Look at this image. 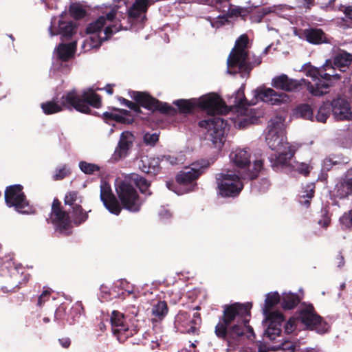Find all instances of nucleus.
Here are the masks:
<instances>
[{
    "instance_id": "5",
    "label": "nucleus",
    "mask_w": 352,
    "mask_h": 352,
    "mask_svg": "<svg viewBox=\"0 0 352 352\" xmlns=\"http://www.w3.org/2000/svg\"><path fill=\"white\" fill-rule=\"evenodd\" d=\"M267 321V328L264 331V336L274 344L271 346L272 350L280 352H295L299 346L296 342L285 339L281 335L282 327L285 322L283 315L278 312H272L265 316Z\"/></svg>"
},
{
    "instance_id": "36",
    "label": "nucleus",
    "mask_w": 352,
    "mask_h": 352,
    "mask_svg": "<svg viewBox=\"0 0 352 352\" xmlns=\"http://www.w3.org/2000/svg\"><path fill=\"white\" fill-rule=\"evenodd\" d=\"M288 151H282L278 156H276L274 162H272V166L274 169L286 166L294 155V151L290 146H287Z\"/></svg>"
},
{
    "instance_id": "50",
    "label": "nucleus",
    "mask_w": 352,
    "mask_h": 352,
    "mask_svg": "<svg viewBox=\"0 0 352 352\" xmlns=\"http://www.w3.org/2000/svg\"><path fill=\"white\" fill-rule=\"evenodd\" d=\"M330 104L327 102L321 105L316 116L317 121L325 122L330 115Z\"/></svg>"
},
{
    "instance_id": "51",
    "label": "nucleus",
    "mask_w": 352,
    "mask_h": 352,
    "mask_svg": "<svg viewBox=\"0 0 352 352\" xmlns=\"http://www.w3.org/2000/svg\"><path fill=\"white\" fill-rule=\"evenodd\" d=\"M79 168L86 175H92L96 171H100V166L96 164L88 163L85 161L79 162Z\"/></svg>"
},
{
    "instance_id": "45",
    "label": "nucleus",
    "mask_w": 352,
    "mask_h": 352,
    "mask_svg": "<svg viewBox=\"0 0 352 352\" xmlns=\"http://www.w3.org/2000/svg\"><path fill=\"white\" fill-rule=\"evenodd\" d=\"M43 113L46 115L56 113L63 111L61 104H58L54 100L47 101L41 104Z\"/></svg>"
},
{
    "instance_id": "30",
    "label": "nucleus",
    "mask_w": 352,
    "mask_h": 352,
    "mask_svg": "<svg viewBox=\"0 0 352 352\" xmlns=\"http://www.w3.org/2000/svg\"><path fill=\"white\" fill-rule=\"evenodd\" d=\"M76 50V43L69 44L60 43L56 48V56L58 60L61 62H67L74 55Z\"/></svg>"
},
{
    "instance_id": "52",
    "label": "nucleus",
    "mask_w": 352,
    "mask_h": 352,
    "mask_svg": "<svg viewBox=\"0 0 352 352\" xmlns=\"http://www.w3.org/2000/svg\"><path fill=\"white\" fill-rule=\"evenodd\" d=\"M102 204L110 213L115 215H118L120 213L121 208L118 204L116 198L104 201Z\"/></svg>"
},
{
    "instance_id": "59",
    "label": "nucleus",
    "mask_w": 352,
    "mask_h": 352,
    "mask_svg": "<svg viewBox=\"0 0 352 352\" xmlns=\"http://www.w3.org/2000/svg\"><path fill=\"white\" fill-rule=\"evenodd\" d=\"M121 30V25L117 28L116 25H109L104 29L105 36L103 38L104 41H107L111 35Z\"/></svg>"
},
{
    "instance_id": "54",
    "label": "nucleus",
    "mask_w": 352,
    "mask_h": 352,
    "mask_svg": "<svg viewBox=\"0 0 352 352\" xmlns=\"http://www.w3.org/2000/svg\"><path fill=\"white\" fill-rule=\"evenodd\" d=\"M143 139L146 145L154 146L159 140V135L157 133H146Z\"/></svg>"
},
{
    "instance_id": "13",
    "label": "nucleus",
    "mask_w": 352,
    "mask_h": 352,
    "mask_svg": "<svg viewBox=\"0 0 352 352\" xmlns=\"http://www.w3.org/2000/svg\"><path fill=\"white\" fill-rule=\"evenodd\" d=\"M201 324L200 314L194 312L191 316L190 313L179 311L175 317L174 328L176 331L182 333L192 335L198 334Z\"/></svg>"
},
{
    "instance_id": "62",
    "label": "nucleus",
    "mask_w": 352,
    "mask_h": 352,
    "mask_svg": "<svg viewBox=\"0 0 352 352\" xmlns=\"http://www.w3.org/2000/svg\"><path fill=\"white\" fill-rule=\"evenodd\" d=\"M117 118L116 122L120 124H131L134 122L133 116H123L122 115L119 114Z\"/></svg>"
},
{
    "instance_id": "21",
    "label": "nucleus",
    "mask_w": 352,
    "mask_h": 352,
    "mask_svg": "<svg viewBox=\"0 0 352 352\" xmlns=\"http://www.w3.org/2000/svg\"><path fill=\"white\" fill-rule=\"evenodd\" d=\"M272 85L277 89L284 91H298L304 86L306 87V79L295 80L289 78L286 74H281L272 79Z\"/></svg>"
},
{
    "instance_id": "42",
    "label": "nucleus",
    "mask_w": 352,
    "mask_h": 352,
    "mask_svg": "<svg viewBox=\"0 0 352 352\" xmlns=\"http://www.w3.org/2000/svg\"><path fill=\"white\" fill-rule=\"evenodd\" d=\"M107 178L108 177H101L100 198L102 202L116 198L112 192L110 184L107 181Z\"/></svg>"
},
{
    "instance_id": "17",
    "label": "nucleus",
    "mask_w": 352,
    "mask_h": 352,
    "mask_svg": "<svg viewBox=\"0 0 352 352\" xmlns=\"http://www.w3.org/2000/svg\"><path fill=\"white\" fill-rule=\"evenodd\" d=\"M198 126L207 129L208 135L214 144L223 142L227 126V122L224 120L219 117L202 120L198 122Z\"/></svg>"
},
{
    "instance_id": "44",
    "label": "nucleus",
    "mask_w": 352,
    "mask_h": 352,
    "mask_svg": "<svg viewBox=\"0 0 352 352\" xmlns=\"http://www.w3.org/2000/svg\"><path fill=\"white\" fill-rule=\"evenodd\" d=\"M67 309V305L62 303L55 311L54 320L59 326L63 327L67 324V321H66V320L68 311Z\"/></svg>"
},
{
    "instance_id": "3",
    "label": "nucleus",
    "mask_w": 352,
    "mask_h": 352,
    "mask_svg": "<svg viewBox=\"0 0 352 352\" xmlns=\"http://www.w3.org/2000/svg\"><path fill=\"white\" fill-rule=\"evenodd\" d=\"M298 322L319 334L327 333L330 328L329 324L316 312L311 303L302 302L295 315L283 322L284 332L287 335L293 333L296 330Z\"/></svg>"
},
{
    "instance_id": "24",
    "label": "nucleus",
    "mask_w": 352,
    "mask_h": 352,
    "mask_svg": "<svg viewBox=\"0 0 352 352\" xmlns=\"http://www.w3.org/2000/svg\"><path fill=\"white\" fill-rule=\"evenodd\" d=\"M331 111L337 120H352V111L349 102L342 97L333 99L329 103Z\"/></svg>"
},
{
    "instance_id": "29",
    "label": "nucleus",
    "mask_w": 352,
    "mask_h": 352,
    "mask_svg": "<svg viewBox=\"0 0 352 352\" xmlns=\"http://www.w3.org/2000/svg\"><path fill=\"white\" fill-rule=\"evenodd\" d=\"M209 166L210 164L208 160H198L192 163L189 166L185 167V170L180 172L177 176H200L206 173Z\"/></svg>"
},
{
    "instance_id": "63",
    "label": "nucleus",
    "mask_w": 352,
    "mask_h": 352,
    "mask_svg": "<svg viewBox=\"0 0 352 352\" xmlns=\"http://www.w3.org/2000/svg\"><path fill=\"white\" fill-rule=\"evenodd\" d=\"M72 173L71 168L67 165H63L54 176H67Z\"/></svg>"
},
{
    "instance_id": "57",
    "label": "nucleus",
    "mask_w": 352,
    "mask_h": 352,
    "mask_svg": "<svg viewBox=\"0 0 352 352\" xmlns=\"http://www.w3.org/2000/svg\"><path fill=\"white\" fill-rule=\"evenodd\" d=\"M142 166H141L140 165L139 166H140V168H142V172H144L146 174H153V175L157 174V171L159 168L158 165L151 166L150 164H148V165L146 166L144 164V161L142 160Z\"/></svg>"
},
{
    "instance_id": "56",
    "label": "nucleus",
    "mask_w": 352,
    "mask_h": 352,
    "mask_svg": "<svg viewBox=\"0 0 352 352\" xmlns=\"http://www.w3.org/2000/svg\"><path fill=\"white\" fill-rule=\"evenodd\" d=\"M104 41L102 38L98 34H92L89 38V45L91 48H98Z\"/></svg>"
},
{
    "instance_id": "28",
    "label": "nucleus",
    "mask_w": 352,
    "mask_h": 352,
    "mask_svg": "<svg viewBox=\"0 0 352 352\" xmlns=\"http://www.w3.org/2000/svg\"><path fill=\"white\" fill-rule=\"evenodd\" d=\"M265 140L269 147L273 151H280L282 148H286L285 132H276L274 131H268L266 134Z\"/></svg>"
},
{
    "instance_id": "38",
    "label": "nucleus",
    "mask_w": 352,
    "mask_h": 352,
    "mask_svg": "<svg viewBox=\"0 0 352 352\" xmlns=\"http://www.w3.org/2000/svg\"><path fill=\"white\" fill-rule=\"evenodd\" d=\"M280 302V297L278 292H271L266 294L264 307H263V314L265 316L271 314L270 309L274 306Z\"/></svg>"
},
{
    "instance_id": "53",
    "label": "nucleus",
    "mask_w": 352,
    "mask_h": 352,
    "mask_svg": "<svg viewBox=\"0 0 352 352\" xmlns=\"http://www.w3.org/2000/svg\"><path fill=\"white\" fill-rule=\"evenodd\" d=\"M339 221L342 228H352V209L348 213L344 214Z\"/></svg>"
},
{
    "instance_id": "14",
    "label": "nucleus",
    "mask_w": 352,
    "mask_h": 352,
    "mask_svg": "<svg viewBox=\"0 0 352 352\" xmlns=\"http://www.w3.org/2000/svg\"><path fill=\"white\" fill-rule=\"evenodd\" d=\"M50 219L56 232L65 236L72 233L70 217L68 212L61 209L60 203L57 199L53 201Z\"/></svg>"
},
{
    "instance_id": "27",
    "label": "nucleus",
    "mask_w": 352,
    "mask_h": 352,
    "mask_svg": "<svg viewBox=\"0 0 352 352\" xmlns=\"http://www.w3.org/2000/svg\"><path fill=\"white\" fill-rule=\"evenodd\" d=\"M316 184L315 182H309L302 184L298 197V203L305 208H308L311 206V201L314 197Z\"/></svg>"
},
{
    "instance_id": "49",
    "label": "nucleus",
    "mask_w": 352,
    "mask_h": 352,
    "mask_svg": "<svg viewBox=\"0 0 352 352\" xmlns=\"http://www.w3.org/2000/svg\"><path fill=\"white\" fill-rule=\"evenodd\" d=\"M320 67H316L310 63L302 65L301 69L307 76L311 78L314 81L316 82L318 79V75H320Z\"/></svg>"
},
{
    "instance_id": "10",
    "label": "nucleus",
    "mask_w": 352,
    "mask_h": 352,
    "mask_svg": "<svg viewBox=\"0 0 352 352\" xmlns=\"http://www.w3.org/2000/svg\"><path fill=\"white\" fill-rule=\"evenodd\" d=\"M131 97L142 107L151 113L159 111L162 114L175 116L177 110L166 102L160 101L147 92L133 91Z\"/></svg>"
},
{
    "instance_id": "18",
    "label": "nucleus",
    "mask_w": 352,
    "mask_h": 352,
    "mask_svg": "<svg viewBox=\"0 0 352 352\" xmlns=\"http://www.w3.org/2000/svg\"><path fill=\"white\" fill-rule=\"evenodd\" d=\"M65 205L71 207L69 211L72 222L76 226H79L87 221L88 219L87 212H85L80 204L82 202L80 197L76 191L68 192L64 199Z\"/></svg>"
},
{
    "instance_id": "61",
    "label": "nucleus",
    "mask_w": 352,
    "mask_h": 352,
    "mask_svg": "<svg viewBox=\"0 0 352 352\" xmlns=\"http://www.w3.org/2000/svg\"><path fill=\"white\" fill-rule=\"evenodd\" d=\"M322 219L318 220V224L323 228H327L330 223V218L327 215V211L326 210H322Z\"/></svg>"
},
{
    "instance_id": "39",
    "label": "nucleus",
    "mask_w": 352,
    "mask_h": 352,
    "mask_svg": "<svg viewBox=\"0 0 352 352\" xmlns=\"http://www.w3.org/2000/svg\"><path fill=\"white\" fill-rule=\"evenodd\" d=\"M118 286H113L110 288L107 285L102 284L100 287V292L98 294V298L101 302L111 300L113 298H118L117 292Z\"/></svg>"
},
{
    "instance_id": "58",
    "label": "nucleus",
    "mask_w": 352,
    "mask_h": 352,
    "mask_svg": "<svg viewBox=\"0 0 352 352\" xmlns=\"http://www.w3.org/2000/svg\"><path fill=\"white\" fill-rule=\"evenodd\" d=\"M126 312L129 320H131L138 317L140 309L139 307L135 305H130L126 308Z\"/></svg>"
},
{
    "instance_id": "23",
    "label": "nucleus",
    "mask_w": 352,
    "mask_h": 352,
    "mask_svg": "<svg viewBox=\"0 0 352 352\" xmlns=\"http://www.w3.org/2000/svg\"><path fill=\"white\" fill-rule=\"evenodd\" d=\"M256 98L269 102L272 105H279L289 101V96L285 93H277L272 88H258L255 90Z\"/></svg>"
},
{
    "instance_id": "32",
    "label": "nucleus",
    "mask_w": 352,
    "mask_h": 352,
    "mask_svg": "<svg viewBox=\"0 0 352 352\" xmlns=\"http://www.w3.org/2000/svg\"><path fill=\"white\" fill-rule=\"evenodd\" d=\"M346 179L336 184L335 187V196L344 199L352 195V177Z\"/></svg>"
},
{
    "instance_id": "35",
    "label": "nucleus",
    "mask_w": 352,
    "mask_h": 352,
    "mask_svg": "<svg viewBox=\"0 0 352 352\" xmlns=\"http://www.w3.org/2000/svg\"><path fill=\"white\" fill-rule=\"evenodd\" d=\"M300 298L296 293H283L280 298V305L285 310L294 309L299 302Z\"/></svg>"
},
{
    "instance_id": "48",
    "label": "nucleus",
    "mask_w": 352,
    "mask_h": 352,
    "mask_svg": "<svg viewBox=\"0 0 352 352\" xmlns=\"http://www.w3.org/2000/svg\"><path fill=\"white\" fill-rule=\"evenodd\" d=\"M285 119L282 116H276L272 118L268 124V131H274L276 132H285L284 130Z\"/></svg>"
},
{
    "instance_id": "60",
    "label": "nucleus",
    "mask_w": 352,
    "mask_h": 352,
    "mask_svg": "<svg viewBox=\"0 0 352 352\" xmlns=\"http://www.w3.org/2000/svg\"><path fill=\"white\" fill-rule=\"evenodd\" d=\"M170 212L166 209L164 206H162L159 211L160 219L163 221H166L171 218Z\"/></svg>"
},
{
    "instance_id": "40",
    "label": "nucleus",
    "mask_w": 352,
    "mask_h": 352,
    "mask_svg": "<svg viewBox=\"0 0 352 352\" xmlns=\"http://www.w3.org/2000/svg\"><path fill=\"white\" fill-rule=\"evenodd\" d=\"M83 311V307L80 302H76L69 310L67 315V324L69 325L74 324L78 322Z\"/></svg>"
},
{
    "instance_id": "9",
    "label": "nucleus",
    "mask_w": 352,
    "mask_h": 352,
    "mask_svg": "<svg viewBox=\"0 0 352 352\" xmlns=\"http://www.w3.org/2000/svg\"><path fill=\"white\" fill-rule=\"evenodd\" d=\"M248 41V36L246 34H242L236 39L234 47L228 58V68H237L240 73L250 74L251 67L245 62V58H248V52L246 50Z\"/></svg>"
},
{
    "instance_id": "34",
    "label": "nucleus",
    "mask_w": 352,
    "mask_h": 352,
    "mask_svg": "<svg viewBox=\"0 0 352 352\" xmlns=\"http://www.w3.org/2000/svg\"><path fill=\"white\" fill-rule=\"evenodd\" d=\"M148 8V0H136L128 10V16L131 19H138L142 13L146 12Z\"/></svg>"
},
{
    "instance_id": "31",
    "label": "nucleus",
    "mask_w": 352,
    "mask_h": 352,
    "mask_svg": "<svg viewBox=\"0 0 352 352\" xmlns=\"http://www.w3.org/2000/svg\"><path fill=\"white\" fill-rule=\"evenodd\" d=\"M351 62L352 55L346 52H342L335 55L332 65L334 70L336 68H338L340 72H344L351 65Z\"/></svg>"
},
{
    "instance_id": "41",
    "label": "nucleus",
    "mask_w": 352,
    "mask_h": 352,
    "mask_svg": "<svg viewBox=\"0 0 352 352\" xmlns=\"http://www.w3.org/2000/svg\"><path fill=\"white\" fill-rule=\"evenodd\" d=\"M168 313V306L165 301H158L153 305L151 309L152 316L155 318L152 320H162Z\"/></svg>"
},
{
    "instance_id": "6",
    "label": "nucleus",
    "mask_w": 352,
    "mask_h": 352,
    "mask_svg": "<svg viewBox=\"0 0 352 352\" xmlns=\"http://www.w3.org/2000/svg\"><path fill=\"white\" fill-rule=\"evenodd\" d=\"M340 74L334 73L332 60H327L320 67V75L315 85L306 80V88L314 96H322L329 93V89L333 85L335 81L341 80Z\"/></svg>"
},
{
    "instance_id": "7",
    "label": "nucleus",
    "mask_w": 352,
    "mask_h": 352,
    "mask_svg": "<svg viewBox=\"0 0 352 352\" xmlns=\"http://www.w3.org/2000/svg\"><path fill=\"white\" fill-rule=\"evenodd\" d=\"M244 91L245 85H243L235 93L233 101L236 111L241 116L234 122V126L240 129H245L256 120L255 109L250 108L256 104V101H248Z\"/></svg>"
},
{
    "instance_id": "8",
    "label": "nucleus",
    "mask_w": 352,
    "mask_h": 352,
    "mask_svg": "<svg viewBox=\"0 0 352 352\" xmlns=\"http://www.w3.org/2000/svg\"><path fill=\"white\" fill-rule=\"evenodd\" d=\"M5 202L8 207H13L16 212L22 214H33L34 208L30 204L23 192L21 184H13L8 186L5 190Z\"/></svg>"
},
{
    "instance_id": "37",
    "label": "nucleus",
    "mask_w": 352,
    "mask_h": 352,
    "mask_svg": "<svg viewBox=\"0 0 352 352\" xmlns=\"http://www.w3.org/2000/svg\"><path fill=\"white\" fill-rule=\"evenodd\" d=\"M173 104L178 107L180 113H190L195 107H197V99L195 98L190 100L179 99L175 100Z\"/></svg>"
},
{
    "instance_id": "46",
    "label": "nucleus",
    "mask_w": 352,
    "mask_h": 352,
    "mask_svg": "<svg viewBox=\"0 0 352 352\" xmlns=\"http://www.w3.org/2000/svg\"><path fill=\"white\" fill-rule=\"evenodd\" d=\"M69 14L76 20L83 19L87 15V11L82 5L75 3L69 6Z\"/></svg>"
},
{
    "instance_id": "4",
    "label": "nucleus",
    "mask_w": 352,
    "mask_h": 352,
    "mask_svg": "<svg viewBox=\"0 0 352 352\" xmlns=\"http://www.w3.org/2000/svg\"><path fill=\"white\" fill-rule=\"evenodd\" d=\"M60 104L63 109L76 111L85 113H91L90 106L99 109L102 105L101 97L92 89L79 93L73 89L65 92L60 98Z\"/></svg>"
},
{
    "instance_id": "12",
    "label": "nucleus",
    "mask_w": 352,
    "mask_h": 352,
    "mask_svg": "<svg viewBox=\"0 0 352 352\" xmlns=\"http://www.w3.org/2000/svg\"><path fill=\"white\" fill-rule=\"evenodd\" d=\"M110 322L113 334L120 342H124L138 332V324L133 323L129 326L123 314L118 311H112Z\"/></svg>"
},
{
    "instance_id": "20",
    "label": "nucleus",
    "mask_w": 352,
    "mask_h": 352,
    "mask_svg": "<svg viewBox=\"0 0 352 352\" xmlns=\"http://www.w3.org/2000/svg\"><path fill=\"white\" fill-rule=\"evenodd\" d=\"M198 177H172L166 182L167 188L177 195H182L195 190Z\"/></svg>"
},
{
    "instance_id": "47",
    "label": "nucleus",
    "mask_w": 352,
    "mask_h": 352,
    "mask_svg": "<svg viewBox=\"0 0 352 352\" xmlns=\"http://www.w3.org/2000/svg\"><path fill=\"white\" fill-rule=\"evenodd\" d=\"M105 23V17L103 16H100L97 20L88 25V26L86 28V33L94 34L100 32L102 28L104 26Z\"/></svg>"
},
{
    "instance_id": "64",
    "label": "nucleus",
    "mask_w": 352,
    "mask_h": 352,
    "mask_svg": "<svg viewBox=\"0 0 352 352\" xmlns=\"http://www.w3.org/2000/svg\"><path fill=\"white\" fill-rule=\"evenodd\" d=\"M241 14V7H234L230 8L227 14L228 17H238Z\"/></svg>"
},
{
    "instance_id": "25",
    "label": "nucleus",
    "mask_w": 352,
    "mask_h": 352,
    "mask_svg": "<svg viewBox=\"0 0 352 352\" xmlns=\"http://www.w3.org/2000/svg\"><path fill=\"white\" fill-rule=\"evenodd\" d=\"M134 140L135 136L131 132L125 131L121 133L118 146L113 154L116 160L124 158L129 155Z\"/></svg>"
},
{
    "instance_id": "26",
    "label": "nucleus",
    "mask_w": 352,
    "mask_h": 352,
    "mask_svg": "<svg viewBox=\"0 0 352 352\" xmlns=\"http://www.w3.org/2000/svg\"><path fill=\"white\" fill-rule=\"evenodd\" d=\"M115 286H118L117 292L118 298L125 299L131 296L136 299L140 296V291L138 286L129 283L125 279H120L114 283Z\"/></svg>"
},
{
    "instance_id": "33",
    "label": "nucleus",
    "mask_w": 352,
    "mask_h": 352,
    "mask_svg": "<svg viewBox=\"0 0 352 352\" xmlns=\"http://www.w3.org/2000/svg\"><path fill=\"white\" fill-rule=\"evenodd\" d=\"M251 181V191L254 193L266 192L270 186L267 177H246Z\"/></svg>"
},
{
    "instance_id": "55",
    "label": "nucleus",
    "mask_w": 352,
    "mask_h": 352,
    "mask_svg": "<svg viewBox=\"0 0 352 352\" xmlns=\"http://www.w3.org/2000/svg\"><path fill=\"white\" fill-rule=\"evenodd\" d=\"M311 167L309 164L306 163H300L297 164L294 166V170L301 175H304L305 176L308 175L310 173Z\"/></svg>"
},
{
    "instance_id": "1",
    "label": "nucleus",
    "mask_w": 352,
    "mask_h": 352,
    "mask_svg": "<svg viewBox=\"0 0 352 352\" xmlns=\"http://www.w3.org/2000/svg\"><path fill=\"white\" fill-rule=\"evenodd\" d=\"M223 316L219 317L214 329L216 336L228 343L247 333V338H254L253 328L249 325L252 303L234 302L223 305ZM230 345V344H228Z\"/></svg>"
},
{
    "instance_id": "43",
    "label": "nucleus",
    "mask_w": 352,
    "mask_h": 352,
    "mask_svg": "<svg viewBox=\"0 0 352 352\" xmlns=\"http://www.w3.org/2000/svg\"><path fill=\"white\" fill-rule=\"evenodd\" d=\"M294 114L297 118L313 120L314 112L308 104H300L296 107Z\"/></svg>"
},
{
    "instance_id": "2",
    "label": "nucleus",
    "mask_w": 352,
    "mask_h": 352,
    "mask_svg": "<svg viewBox=\"0 0 352 352\" xmlns=\"http://www.w3.org/2000/svg\"><path fill=\"white\" fill-rule=\"evenodd\" d=\"M151 181L146 177H116L115 188L117 195L122 205L123 208L131 212H138L140 210L143 201L139 197L134 185L140 192L146 196L152 195L150 190Z\"/></svg>"
},
{
    "instance_id": "19",
    "label": "nucleus",
    "mask_w": 352,
    "mask_h": 352,
    "mask_svg": "<svg viewBox=\"0 0 352 352\" xmlns=\"http://www.w3.org/2000/svg\"><path fill=\"white\" fill-rule=\"evenodd\" d=\"M66 15V11H64L60 14L56 29L54 26V22L53 20L52 21V25L49 28L51 36L60 35L61 40L63 41L70 40L77 30V25L74 22L72 21H65L63 20Z\"/></svg>"
},
{
    "instance_id": "11",
    "label": "nucleus",
    "mask_w": 352,
    "mask_h": 352,
    "mask_svg": "<svg viewBox=\"0 0 352 352\" xmlns=\"http://www.w3.org/2000/svg\"><path fill=\"white\" fill-rule=\"evenodd\" d=\"M233 164L239 169L246 170L248 168L249 176H258L265 174V168L261 160H255L250 164V153L246 149L237 148L230 155Z\"/></svg>"
},
{
    "instance_id": "16",
    "label": "nucleus",
    "mask_w": 352,
    "mask_h": 352,
    "mask_svg": "<svg viewBox=\"0 0 352 352\" xmlns=\"http://www.w3.org/2000/svg\"><path fill=\"white\" fill-rule=\"evenodd\" d=\"M246 177H217V194L222 197H236L243 188Z\"/></svg>"
},
{
    "instance_id": "15",
    "label": "nucleus",
    "mask_w": 352,
    "mask_h": 352,
    "mask_svg": "<svg viewBox=\"0 0 352 352\" xmlns=\"http://www.w3.org/2000/svg\"><path fill=\"white\" fill-rule=\"evenodd\" d=\"M197 105L211 116L226 114L228 112V107L223 100L214 93L199 98L197 100Z\"/></svg>"
},
{
    "instance_id": "22",
    "label": "nucleus",
    "mask_w": 352,
    "mask_h": 352,
    "mask_svg": "<svg viewBox=\"0 0 352 352\" xmlns=\"http://www.w3.org/2000/svg\"><path fill=\"white\" fill-rule=\"evenodd\" d=\"M300 39L305 40L312 45H321L329 43V41L324 32L317 28H308L300 29L295 32Z\"/></svg>"
}]
</instances>
